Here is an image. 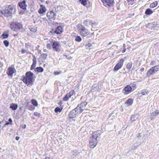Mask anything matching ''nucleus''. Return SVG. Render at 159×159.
<instances>
[{
  "mask_svg": "<svg viewBox=\"0 0 159 159\" xmlns=\"http://www.w3.org/2000/svg\"><path fill=\"white\" fill-rule=\"evenodd\" d=\"M8 121L9 122L11 123L12 122V119H11V118H10L8 120Z\"/></svg>",
  "mask_w": 159,
  "mask_h": 159,
  "instance_id": "obj_54",
  "label": "nucleus"
},
{
  "mask_svg": "<svg viewBox=\"0 0 159 159\" xmlns=\"http://www.w3.org/2000/svg\"><path fill=\"white\" fill-rule=\"evenodd\" d=\"M9 35L8 34L3 33L2 36L3 39H6L8 37Z\"/></svg>",
  "mask_w": 159,
  "mask_h": 159,
  "instance_id": "obj_41",
  "label": "nucleus"
},
{
  "mask_svg": "<svg viewBox=\"0 0 159 159\" xmlns=\"http://www.w3.org/2000/svg\"><path fill=\"white\" fill-rule=\"evenodd\" d=\"M80 2L83 5L85 6L86 5L87 0H79Z\"/></svg>",
  "mask_w": 159,
  "mask_h": 159,
  "instance_id": "obj_37",
  "label": "nucleus"
},
{
  "mask_svg": "<svg viewBox=\"0 0 159 159\" xmlns=\"http://www.w3.org/2000/svg\"><path fill=\"white\" fill-rule=\"evenodd\" d=\"M57 14L53 10L48 11L47 13V16L50 20H54Z\"/></svg>",
  "mask_w": 159,
  "mask_h": 159,
  "instance_id": "obj_7",
  "label": "nucleus"
},
{
  "mask_svg": "<svg viewBox=\"0 0 159 159\" xmlns=\"http://www.w3.org/2000/svg\"><path fill=\"white\" fill-rule=\"evenodd\" d=\"M125 44H123V46H124V47H125Z\"/></svg>",
  "mask_w": 159,
  "mask_h": 159,
  "instance_id": "obj_63",
  "label": "nucleus"
},
{
  "mask_svg": "<svg viewBox=\"0 0 159 159\" xmlns=\"http://www.w3.org/2000/svg\"><path fill=\"white\" fill-rule=\"evenodd\" d=\"M71 153L72 154V155L74 156L73 157L78 155L80 152L76 150H73L71 152Z\"/></svg>",
  "mask_w": 159,
  "mask_h": 159,
  "instance_id": "obj_31",
  "label": "nucleus"
},
{
  "mask_svg": "<svg viewBox=\"0 0 159 159\" xmlns=\"http://www.w3.org/2000/svg\"><path fill=\"white\" fill-rule=\"evenodd\" d=\"M99 89L98 85L97 84H94L92 86L91 91L92 92H93L95 91H98Z\"/></svg>",
  "mask_w": 159,
  "mask_h": 159,
  "instance_id": "obj_21",
  "label": "nucleus"
},
{
  "mask_svg": "<svg viewBox=\"0 0 159 159\" xmlns=\"http://www.w3.org/2000/svg\"><path fill=\"white\" fill-rule=\"evenodd\" d=\"M78 115L76 111L74 109L70 112L68 115V116L70 118H75Z\"/></svg>",
  "mask_w": 159,
  "mask_h": 159,
  "instance_id": "obj_14",
  "label": "nucleus"
},
{
  "mask_svg": "<svg viewBox=\"0 0 159 159\" xmlns=\"http://www.w3.org/2000/svg\"><path fill=\"white\" fill-rule=\"evenodd\" d=\"M62 27L61 26H58L54 31V34H60L62 33Z\"/></svg>",
  "mask_w": 159,
  "mask_h": 159,
  "instance_id": "obj_19",
  "label": "nucleus"
},
{
  "mask_svg": "<svg viewBox=\"0 0 159 159\" xmlns=\"http://www.w3.org/2000/svg\"><path fill=\"white\" fill-rule=\"evenodd\" d=\"M92 47V44L90 43H88L87 44L85 45V47L87 49H90Z\"/></svg>",
  "mask_w": 159,
  "mask_h": 159,
  "instance_id": "obj_40",
  "label": "nucleus"
},
{
  "mask_svg": "<svg viewBox=\"0 0 159 159\" xmlns=\"http://www.w3.org/2000/svg\"><path fill=\"white\" fill-rule=\"evenodd\" d=\"M53 50L54 51L59 52L61 50V45L59 42H54L52 44Z\"/></svg>",
  "mask_w": 159,
  "mask_h": 159,
  "instance_id": "obj_9",
  "label": "nucleus"
},
{
  "mask_svg": "<svg viewBox=\"0 0 159 159\" xmlns=\"http://www.w3.org/2000/svg\"><path fill=\"white\" fill-rule=\"evenodd\" d=\"M75 40L77 42H80L82 40V39L80 36H75Z\"/></svg>",
  "mask_w": 159,
  "mask_h": 159,
  "instance_id": "obj_34",
  "label": "nucleus"
},
{
  "mask_svg": "<svg viewBox=\"0 0 159 159\" xmlns=\"http://www.w3.org/2000/svg\"><path fill=\"white\" fill-rule=\"evenodd\" d=\"M6 8L10 11L11 14L14 13L16 11L15 7L13 5H10L6 6Z\"/></svg>",
  "mask_w": 159,
  "mask_h": 159,
  "instance_id": "obj_15",
  "label": "nucleus"
},
{
  "mask_svg": "<svg viewBox=\"0 0 159 159\" xmlns=\"http://www.w3.org/2000/svg\"><path fill=\"white\" fill-rule=\"evenodd\" d=\"M137 146H135L133 144H130L129 148V151H131L132 150H135L137 148Z\"/></svg>",
  "mask_w": 159,
  "mask_h": 159,
  "instance_id": "obj_24",
  "label": "nucleus"
},
{
  "mask_svg": "<svg viewBox=\"0 0 159 159\" xmlns=\"http://www.w3.org/2000/svg\"><path fill=\"white\" fill-rule=\"evenodd\" d=\"M10 28L14 31H17L22 28V25L17 22H13L10 25Z\"/></svg>",
  "mask_w": 159,
  "mask_h": 159,
  "instance_id": "obj_6",
  "label": "nucleus"
},
{
  "mask_svg": "<svg viewBox=\"0 0 159 159\" xmlns=\"http://www.w3.org/2000/svg\"><path fill=\"white\" fill-rule=\"evenodd\" d=\"M34 114L35 116H38L39 118L41 116V114L39 113L36 112H34Z\"/></svg>",
  "mask_w": 159,
  "mask_h": 159,
  "instance_id": "obj_44",
  "label": "nucleus"
},
{
  "mask_svg": "<svg viewBox=\"0 0 159 159\" xmlns=\"http://www.w3.org/2000/svg\"><path fill=\"white\" fill-rule=\"evenodd\" d=\"M151 116L153 117V116H156L157 115V114L156 113V112L155 111L154 112H153L152 113H151Z\"/></svg>",
  "mask_w": 159,
  "mask_h": 159,
  "instance_id": "obj_48",
  "label": "nucleus"
},
{
  "mask_svg": "<svg viewBox=\"0 0 159 159\" xmlns=\"http://www.w3.org/2000/svg\"><path fill=\"white\" fill-rule=\"evenodd\" d=\"M153 13V11L149 8L147 9L145 12V14L146 15H149Z\"/></svg>",
  "mask_w": 159,
  "mask_h": 159,
  "instance_id": "obj_27",
  "label": "nucleus"
},
{
  "mask_svg": "<svg viewBox=\"0 0 159 159\" xmlns=\"http://www.w3.org/2000/svg\"><path fill=\"white\" fill-rule=\"evenodd\" d=\"M105 6L112 7L114 5V2L113 0H101Z\"/></svg>",
  "mask_w": 159,
  "mask_h": 159,
  "instance_id": "obj_12",
  "label": "nucleus"
},
{
  "mask_svg": "<svg viewBox=\"0 0 159 159\" xmlns=\"http://www.w3.org/2000/svg\"><path fill=\"white\" fill-rule=\"evenodd\" d=\"M46 49L44 50L43 52H46Z\"/></svg>",
  "mask_w": 159,
  "mask_h": 159,
  "instance_id": "obj_60",
  "label": "nucleus"
},
{
  "mask_svg": "<svg viewBox=\"0 0 159 159\" xmlns=\"http://www.w3.org/2000/svg\"><path fill=\"white\" fill-rule=\"evenodd\" d=\"M29 46V45L28 44V43H25V47H27V46Z\"/></svg>",
  "mask_w": 159,
  "mask_h": 159,
  "instance_id": "obj_56",
  "label": "nucleus"
},
{
  "mask_svg": "<svg viewBox=\"0 0 159 159\" xmlns=\"http://www.w3.org/2000/svg\"><path fill=\"white\" fill-rule=\"evenodd\" d=\"M144 68H142L140 69V71L141 72H143L144 71Z\"/></svg>",
  "mask_w": 159,
  "mask_h": 159,
  "instance_id": "obj_52",
  "label": "nucleus"
},
{
  "mask_svg": "<svg viewBox=\"0 0 159 159\" xmlns=\"http://www.w3.org/2000/svg\"><path fill=\"white\" fill-rule=\"evenodd\" d=\"M87 103L86 102H84L81 103L75 109L78 115L81 113L85 108V107Z\"/></svg>",
  "mask_w": 159,
  "mask_h": 159,
  "instance_id": "obj_5",
  "label": "nucleus"
},
{
  "mask_svg": "<svg viewBox=\"0 0 159 159\" xmlns=\"http://www.w3.org/2000/svg\"><path fill=\"white\" fill-rule=\"evenodd\" d=\"M25 128H26V125H25V126H24V128L25 129Z\"/></svg>",
  "mask_w": 159,
  "mask_h": 159,
  "instance_id": "obj_61",
  "label": "nucleus"
},
{
  "mask_svg": "<svg viewBox=\"0 0 159 159\" xmlns=\"http://www.w3.org/2000/svg\"><path fill=\"white\" fill-rule=\"evenodd\" d=\"M18 5L23 10H25L26 9L27 4L25 0H24L22 2H19Z\"/></svg>",
  "mask_w": 159,
  "mask_h": 159,
  "instance_id": "obj_16",
  "label": "nucleus"
},
{
  "mask_svg": "<svg viewBox=\"0 0 159 159\" xmlns=\"http://www.w3.org/2000/svg\"><path fill=\"white\" fill-rule=\"evenodd\" d=\"M133 100L132 99L129 98L125 102V103L129 106L132 105L133 103Z\"/></svg>",
  "mask_w": 159,
  "mask_h": 159,
  "instance_id": "obj_26",
  "label": "nucleus"
},
{
  "mask_svg": "<svg viewBox=\"0 0 159 159\" xmlns=\"http://www.w3.org/2000/svg\"><path fill=\"white\" fill-rule=\"evenodd\" d=\"M62 73V71H59L58 72L57 71H55L54 72V74L55 75H57L59 74H61Z\"/></svg>",
  "mask_w": 159,
  "mask_h": 159,
  "instance_id": "obj_46",
  "label": "nucleus"
},
{
  "mask_svg": "<svg viewBox=\"0 0 159 159\" xmlns=\"http://www.w3.org/2000/svg\"><path fill=\"white\" fill-rule=\"evenodd\" d=\"M149 93L148 91L146 89L142 90L141 91V94L143 95H148Z\"/></svg>",
  "mask_w": 159,
  "mask_h": 159,
  "instance_id": "obj_29",
  "label": "nucleus"
},
{
  "mask_svg": "<svg viewBox=\"0 0 159 159\" xmlns=\"http://www.w3.org/2000/svg\"><path fill=\"white\" fill-rule=\"evenodd\" d=\"M20 138V137H18V136H16V140H18Z\"/></svg>",
  "mask_w": 159,
  "mask_h": 159,
  "instance_id": "obj_53",
  "label": "nucleus"
},
{
  "mask_svg": "<svg viewBox=\"0 0 159 159\" xmlns=\"http://www.w3.org/2000/svg\"><path fill=\"white\" fill-rule=\"evenodd\" d=\"M159 70V65H157L149 70L146 74V77H149Z\"/></svg>",
  "mask_w": 159,
  "mask_h": 159,
  "instance_id": "obj_8",
  "label": "nucleus"
},
{
  "mask_svg": "<svg viewBox=\"0 0 159 159\" xmlns=\"http://www.w3.org/2000/svg\"><path fill=\"white\" fill-rule=\"evenodd\" d=\"M1 13L5 16H9L11 15L12 14L10 12V11H9L8 9L5 8L4 11H2Z\"/></svg>",
  "mask_w": 159,
  "mask_h": 159,
  "instance_id": "obj_17",
  "label": "nucleus"
},
{
  "mask_svg": "<svg viewBox=\"0 0 159 159\" xmlns=\"http://www.w3.org/2000/svg\"><path fill=\"white\" fill-rule=\"evenodd\" d=\"M47 56V54L45 53H43L41 54V58H43L41 60L42 62H44V61L45 60Z\"/></svg>",
  "mask_w": 159,
  "mask_h": 159,
  "instance_id": "obj_28",
  "label": "nucleus"
},
{
  "mask_svg": "<svg viewBox=\"0 0 159 159\" xmlns=\"http://www.w3.org/2000/svg\"><path fill=\"white\" fill-rule=\"evenodd\" d=\"M90 23V21H88L87 20H85L83 22V24L84 25L86 26H88L89 24Z\"/></svg>",
  "mask_w": 159,
  "mask_h": 159,
  "instance_id": "obj_43",
  "label": "nucleus"
},
{
  "mask_svg": "<svg viewBox=\"0 0 159 159\" xmlns=\"http://www.w3.org/2000/svg\"><path fill=\"white\" fill-rule=\"evenodd\" d=\"M124 61V60L123 59H120L118 61V63L115 66L113 70V71L115 72L120 69L123 66Z\"/></svg>",
  "mask_w": 159,
  "mask_h": 159,
  "instance_id": "obj_10",
  "label": "nucleus"
},
{
  "mask_svg": "<svg viewBox=\"0 0 159 159\" xmlns=\"http://www.w3.org/2000/svg\"><path fill=\"white\" fill-rule=\"evenodd\" d=\"M155 112H156V113L157 115L159 114V111L158 110H156L155 111Z\"/></svg>",
  "mask_w": 159,
  "mask_h": 159,
  "instance_id": "obj_50",
  "label": "nucleus"
},
{
  "mask_svg": "<svg viewBox=\"0 0 159 159\" xmlns=\"http://www.w3.org/2000/svg\"><path fill=\"white\" fill-rule=\"evenodd\" d=\"M47 48L48 49H51V45L50 43H48L47 45Z\"/></svg>",
  "mask_w": 159,
  "mask_h": 159,
  "instance_id": "obj_47",
  "label": "nucleus"
},
{
  "mask_svg": "<svg viewBox=\"0 0 159 159\" xmlns=\"http://www.w3.org/2000/svg\"><path fill=\"white\" fill-rule=\"evenodd\" d=\"M132 63H128L126 65V68L128 70L130 69L132 67Z\"/></svg>",
  "mask_w": 159,
  "mask_h": 159,
  "instance_id": "obj_39",
  "label": "nucleus"
},
{
  "mask_svg": "<svg viewBox=\"0 0 159 159\" xmlns=\"http://www.w3.org/2000/svg\"><path fill=\"white\" fill-rule=\"evenodd\" d=\"M74 91L73 90H71L69 93H67L66 96L63 98V100L65 101H67L70 98H73V95L74 93Z\"/></svg>",
  "mask_w": 159,
  "mask_h": 159,
  "instance_id": "obj_11",
  "label": "nucleus"
},
{
  "mask_svg": "<svg viewBox=\"0 0 159 159\" xmlns=\"http://www.w3.org/2000/svg\"><path fill=\"white\" fill-rule=\"evenodd\" d=\"M62 109V108L61 107H57L55 108V111L56 112H61Z\"/></svg>",
  "mask_w": 159,
  "mask_h": 159,
  "instance_id": "obj_32",
  "label": "nucleus"
},
{
  "mask_svg": "<svg viewBox=\"0 0 159 159\" xmlns=\"http://www.w3.org/2000/svg\"><path fill=\"white\" fill-rule=\"evenodd\" d=\"M139 116V115L137 114L132 115L131 117L130 120L132 122L134 121L137 120Z\"/></svg>",
  "mask_w": 159,
  "mask_h": 159,
  "instance_id": "obj_22",
  "label": "nucleus"
},
{
  "mask_svg": "<svg viewBox=\"0 0 159 159\" xmlns=\"http://www.w3.org/2000/svg\"><path fill=\"white\" fill-rule=\"evenodd\" d=\"M41 8L39 11V13L43 14L46 11V9L45 7L42 5H40Z\"/></svg>",
  "mask_w": 159,
  "mask_h": 159,
  "instance_id": "obj_23",
  "label": "nucleus"
},
{
  "mask_svg": "<svg viewBox=\"0 0 159 159\" xmlns=\"http://www.w3.org/2000/svg\"><path fill=\"white\" fill-rule=\"evenodd\" d=\"M157 2H155L150 4V6L151 7L153 8L157 5Z\"/></svg>",
  "mask_w": 159,
  "mask_h": 159,
  "instance_id": "obj_36",
  "label": "nucleus"
},
{
  "mask_svg": "<svg viewBox=\"0 0 159 159\" xmlns=\"http://www.w3.org/2000/svg\"><path fill=\"white\" fill-rule=\"evenodd\" d=\"M111 42H110V43H109L108 44V45H110V44H111Z\"/></svg>",
  "mask_w": 159,
  "mask_h": 159,
  "instance_id": "obj_62",
  "label": "nucleus"
},
{
  "mask_svg": "<svg viewBox=\"0 0 159 159\" xmlns=\"http://www.w3.org/2000/svg\"><path fill=\"white\" fill-rule=\"evenodd\" d=\"M76 27L78 31L83 37L87 36L90 33L89 30L86 29L81 24L77 25Z\"/></svg>",
  "mask_w": 159,
  "mask_h": 159,
  "instance_id": "obj_2",
  "label": "nucleus"
},
{
  "mask_svg": "<svg viewBox=\"0 0 159 159\" xmlns=\"http://www.w3.org/2000/svg\"><path fill=\"white\" fill-rule=\"evenodd\" d=\"M3 43L6 47H7L9 46V42L7 40H4L3 41Z\"/></svg>",
  "mask_w": 159,
  "mask_h": 159,
  "instance_id": "obj_42",
  "label": "nucleus"
},
{
  "mask_svg": "<svg viewBox=\"0 0 159 159\" xmlns=\"http://www.w3.org/2000/svg\"><path fill=\"white\" fill-rule=\"evenodd\" d=\"M33 64L31 66V67H30V70H33L35 67H36V58L35 57V56H33Z\"/></svg>",
  "mask_w": 159,
  "mask_h": 159,
  "instance_id": "obj_20",
  "label": "nucleus"
},
{
  "mask_svg": "<svg viewBox=\"0 0 159 159\" xmlns=\"http://www.w3.org/2000/svg\"><path fill=\"white\" fill-rule=\"evenodd\" d=\"M140 134L139 133V134H138V135H139L137 136V137H139H139H140Z\"/></svg>",
  "mask_w": 159,
  "mask_h": 159,
  "instance_id": "obj_59",
  "label": "nucleus"
},
{
  "mask_svg": "<svg viewBox=\"0 0 159 159\" xmlns=\"http://www.w3.org/2000/svg\"><path fill=\"white\" fill-rule=\"evenodd\" d=\"M18 107L17 104L15 103H12L10 104V108L13 110H16Z\"/></svg>",
  "mask_w": 159,
  "mask_h": 159,
  "instance_id": "obj_25",
  "label": "nucleus"
},
{
  "mask_svg": "<svg viewBox=\"0 0 159 159\" xmlns=\"http://www.w3.org/2000/svg\"><path fill=\"white\" fill-rule=\"evenodd\" d=\"M29 29L31 31L35 32H36L37 30V27H33L30 26L29 27Z\"/></svg>",
  "mask_w": 159,
  "mask_h": 159,
  "instance_id": "obj_33",
  "label": "nucleus"
},
{
  "mask_svg": "<svg viewBox=\"0 0 159 159\" xmlns=\"http://www.w3.org/2000/svg\"><path fill=\"white\" fill-rule=\"evenodd\" d=\"M33 75V74L30 71L26 73V76L24 77L23 78V81L25 84H30L32 82Z\"/></svg>",
  "mask_w": 159,
  "mask_h": 159,
  "instance_id": "obj_3",
  "label": "nucleus"
},
{
  "mask_svg": "<svg viewBox=\"0 0 159 159\" xmlns=\"http://www.w3.org/2000/svg\"><path fill=\"white\" fill-rule=\"evenodd\" d=\"M35 159H38L37 158H35Z\"/></svg>",
  "mask_w": 159,
  "mask_h": 159,
  "instance_id": "obj_64",
  "label": "nucleus"
},
{
  "mask_svg": "<svg viewBox=\"0 0 159 159\" xmlns=\"http://www.w3.org/2000/svg\"><path fill=\"white\" fill-rule=\"evenodd\" d=\"M125 51H126V49L125 48L122 51V52L123 53H124L125 52Z\"/></svg>",
  "mask_w": 159,
  "mask_h": 159,
  "instance_id": "obj_55",
  "label": "nucleus"
},
{
  "mask_svg": "<svg viewBox=\"0 0 159 159\" xmlns=\"http://www.w3.org/2000/svg\"><path fill=\"white\" fill-rule=\"evenodd\" d=\"M31 103L35 107H37L38 105V102L35 99H32L31 100Z\"/></svg>",
  "mask_w": 159,
  "mask_h": 159,
  "instance_id": "obj_35",
  "label": "nucleus"
},
{
  "mask_svg": "<svg viewBox=\"0 0 159 159\" xmlns=\"http://www.w3.org/2000/svg\"><path fill=\"white\" fill-rule=\"evenodd\" d=\"M15 69L11 67L9 68L7 71V74L9 76L12 77L13 74L15 73Z\"/></svg>",
  "mask_w": 159,
  "mask_h": 159,
  "instance_id": "obj_18",
  "label": "nucleus"
},
{
  "mask_svg": "<svg viewBox=\"0 0 159 159\" xmlns=\"http://www.w3.org/2000/svg\"><path fill=\"white\" fill-rule=\"evenodd\" d=\"M45 159H50V158L48 157H46L45 158Z\"/></svg>",
  "mask_w": 159,
  "mask_h": 159,
  "instance_id": "obj_58",
  "label": "nucleus"
},
{
  "mask_svg": "<svg viewBox=\"0 0 159 159\" xmlns=\"http://www.w3.org/2000/svg\"><path fill=\"white\" fill-rule=\"evenodd\" d=\"M34 70L39 72H42L43 71V69L42 67H37Z\"/></svg>",
  "mask_w": 159,
  "mask_h": 159,
  "instance_id": "obj_30",
  "label": "nucleus"
},
{
  "mask_svg": "<svg viewBox=\"0 0 159 159\" xmlns=\"http://www.w3.org/2000/svg\"><path fill=\"white\" fill-rule=\"evenodd\" d=\"M25 52H26V51L25 50H24L23 49H22V50L21 51V52L22 53H24Z\"/></svg>",
  "mask_w": 159,
  "mask_h": 159,
  "instance_id": "obj_49",
  "label": "nucleus"
},
{
  "mask_svg": "<svg viewBox=\"0 0 159 159\" xmlns=\"http://www.w3.org/2000/svg\"><path fill=\"white\" fill-rule=\"evenodd\" d=\"M87 103L86 102H84L81 103L75 109L78 115L81 113L85 108V107Z\"/></svg>",
  "mask_w": 159,
  "mask_h": 159,
  "instance_id": "obj_4",
  "label": "nucleus"
},
{
  "mask_svg": "<svg viewBox=\"0 0 159 159\" xmlns=\"http://www.w3.org/2000/svg\"><path fill=\"white\" fill-rule=\"evenodd\" d=\"M10 124V123H9V122H7V123H5V125L3 126V127L5 126L6 125H9V124Z\"/></svg>",
  "mask_w": 159,
  "mask_h": 159,
  "instance_id": "obj_51",
  "label": "nucleus"
},
{
  "mask_svg": "<svg viewBox=\"0 0 159 159\" xmlns=\"http://www.w3.org/2000/svg\"><path fill=\"white\" fill-rule=\"evenodd\" d=\"M129 4L132 5L135 3L136 0H126Z\"/></svg>",
  "mask_w": 159,
  "mask_h": 159,
  "instance_id": "obj_38",
  "label": "nucleus"
},
{
  "mask_svg": "<svg viewBox=\"0 0 159 159\" xmlns=\"http://www.w3.org/2000/svg\"><path fill=\"white\" fill-rule=\"evenodd\" d=\"M34 108L32 105H30L28 106V109L30 110H34Z\"/></svg>",
  "mask_w": 159,
  "mask_h": 159,
  "instance_id": "obj_45",
  "label": "nucleus"
},
{
  "mask_svg": "<svg viewBox=\"0 0 159 159\" xmlns=\"http://www.w3.org/2000/svg\"><path fill=\"white\" fill-rule=\"evenodd\" d=\"M132 90L131 87L129 85H127L123 89L122 92L124 94L127 95L130 93L132 91Z\"/></svg>",
  "mask_w": 159,
  "mask_h": 159,
  "instance_id": "obj_13",
  "label": "nucleus"
},
{
  "mask_svg": "<svg viewBox=\"0 0 159 159\" xmlns=\"http://www.w3.org/2000/svg\"><path fill=\"white\" fill-rule=\"evenodd\" d=\"M99 134L97 132L93 133L89 138V145L90 148H93L95 147L98 143L97 138Z\"/></svg>",
  "mask_w": 159,
  "mask_h": 159,
  "instance_id": "obj_1",
  "label": "nucleus"
},
{
  "mask_svg": "<svg viewBox=\"0 0 159 159\" xmlns=\"http://www.w3.org/2000/svg\"><path fill=\"white\" fill-rule=\"evenodd\" d=\"M154 62V61H152L151 63H150L151 65H152L153 63Z\"/></svg>",
  "mask_w": 159,
  "mask_h": 159,
  "instance_id": "obj_57",
  "label": "nucleus"
}]
</instances>
